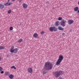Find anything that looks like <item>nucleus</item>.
<instances>
[{
    "label": "nucleus",
    "instance_id": "f257e3e1",
    "mask_svg": "<svg viewBox=\"0 0 79 79\" xmlns=\"http://www.w3.org/2000/svg\"><path fill=\"white\" fill-rule=\"evenodd\" d=\"M54 65L53 63H51L49 62H47L45 63L44 64V68L43 69V74H46L47 72L45 69L47 70V71H49L52 69L53 66Z\"/></svg>",
    "mask_w": 79,
    "mask_h": 79
},
{
    "label": "nucleus",
    "instance_id": "f03ea898",
    "mask_svg": "<svg viewBox=\"0 0 79 79\" xmlns=\"http://www.w3.org/2000/svg\"><path fill=\"white\" fill-rule=\"evenodd\" d=\"M63 60V56L60 55L59 56V58L57 59V62L56 63V64L57 66H60V63L62 61V60Z\"/></svg>",
    "mask_w": 79,
    "mask_h": 79
},
{
    "label": "nucleus",
    "instance_id": "7ed1b4c3",
    "mask_svg": "<svg viewBox=\"0 0 79 79\" xmlns=\"http://www.w3.org/2000/svg\"><path fill=\"white\" fill-rule=\"evenodd\" d=\"M53 74L56 76V78L60 76V75L62 74V71L54 72H53Z\"/></svg>",
    "mask_w": 79,
    "mask_h": 79
},
{
    "label": "nucleus",
    "instance_id": "20e7f679",
    "mask_svg": "<svg viewBox=\"0 0 79 79\" xmlns=\"http://www.w3.org/2000/svg\"><path fill=\"white\" fill-rule=\"evenodd\" d=\"M67 23V21L64 20H62L60 22V25L62 27H64L66 26V24Z\"/></svg>",
    "mask_w": 79,
    "mask_h": 79
},
{
    "label": "nucleus",
    "instance_id": "39448f33",
    "mask_svg": "<svg viewBox=\"0 0 79 79\" xmlns=\"http://www.w3.org/2000/svg\"><path fill=\"white\" fill-rule=\"evenodd\" d=\"M18 48H16L10 51V52L11 53H14V54H16V53H18Z\"/></svg>",
    "mask_w": 79,
    "mask_h": 79
},
{
    "label": "nucleus",
    "instance_id": "423d86ee",
    "mask_svg": "<svg viewBox=\"0 0 79 79\" xmlns=\"http://www.w3.org/2000/svg\"><path fill=\"white\" fill-rule=\"evenodd\" d=\"M27 71L28 73H31V74L33 73V70H32V69L30 67L28 68Z\"/></svg>",
    "mask_w": 79,
    "mask_h": 79
},
{
    "label": "nucleus",
    "instance_id": "0eeeda50",
    "mask_svg": "<svg viewBox=\"0 0 79 79\" xmlns=\"http://www.w3.org/2000/svg\"><path fill=\"white\" fill-rule=\"evenodd\" d=\"M27 5L25 3H24L23 4V9H26L27 8Z\"/></svg>",
    "mask_w": 79,
    "mask_h": 79
},
{
    "label": "nucleus",
    "instance_id": "6e6552de",
    "mask_svg": "<svg viewBox=\"0 0 79 79\" xmlns=\"http://www.w3.org/2000/svg\"><path fill=\"white\" fill-rule=\"evenodd\" d=\"M12 4V3L11 2H6L4 3V5L5 6H10Z\"/></svg>",
    "mask_w": 79,
    "mask_h": 79
},
{
    "label": "nucleus",
    "instance_id": "1a4fd4ad",
    "mask_svg": "<svg viewBox=\"0 0 79 79\" xmlns=\"http://www.w3.org/2000/svg\"><path fill=\"white\" fill-rule=\"evenodd\" d=\"M4 8H5V6L2 3H0V9H3Z\"/></svg>",
    "mask_w": 79,
    "mask_h": 79
},
{
    "label": "nucleus",
    "instance_id": "9d476101",
    "mask_svg": "<svg viewBox=\"0 0 79 79\" xmlns=\"http://www.w3.org/2000/svg\"><path fill=\"white\" fill-rule=\"evenodd\" d=\"M68 23L69 24H72L74 23V21L72 20H68Z\"/></svg>",
    "mask_w": 79,
    "mask_h": 79
},
{
    "label": "nucleus",
    "instance_id": "9b49d317",
    "mask_svg": "<svg viewBox=\"0 0 79 79\" xmlns=\"http://www.w3.org/2000/svg\"><path fill=\"white\" fill-rule=\"evenodd\" d=\"M58 29L60 31H63V30H64V28L60 26H59L58 27Z\"/></svg>",
    "mask_w": 79,
    "mask_h": 79
},
{
    "label": "nucleus",
    "instance_id": "f8f14e48",
    "mask_svg": "<svg viewBox=\"0 0 79 79\" xmlns=\"http://www.w3.org/2000/svg\"><path fill=\"white\" fill-rule=\"evenodd\" d=\"M38 36H39V35L37 33H35L33 35V37L35 38H37Z\"/></svg>",
    "mask_w": 79,
    "mask_h": 79
},
{
    "label": "nucleus",
    "instance_id": "ddd939ff",
    "mask_svg": "<svg viewBox=\"0 0 79 79\" xmlns=\"http://www.w3.org/2000/svg\"><path fill=\"white\" fill-rule=\"evenodd\" d=\"M79 10V7H76L74 8V11H78Z\"/></svg>",
    "mask_w": 79,
    "mask_h": 79
},
{
    "label": "nucleus",
    "instance_id": "4468645a",
    "mask_svg": "<svg viewBox=\"0 0 79 79\" xmlns=\"http://www.w3.org/2000/svg\"><path fill=\"white\" fill-rule=\"evenodd\" d=\"M55 26H59L60 25V22L59 21H57L56 22L55 24Z\"/></svg>",
    "mask_w": 79,
    "mask_h": 79
},
{
    "label": "nucleus",
    "instance_id": "2eb2a0df",
    "mask_svg": "<svg viewBox=\"0 0 79 79\" xmlns=\"http://www.w3.org/2000/svg\"><path fill=\"white\" fill-rule=\"evenodd\" d=\"M9 78L10 79H13L14 78V75L13 74H10L9 76Z\"/></svg>",
    "mask_w": 79,
    "mask_h": 79
},
{
    "label": "nucleus",
    "instance_id": "dca6fc26",
    "mask_svg": "<svg viewBox=\"0 0 79 79\" xmlns=\"http://www.w3.org/2000/svg\"><path fill=\"white\" fill-rule=\"evenodd\" d=\"M57 30L58 29L55 27H53V31H57Z\"/></svg>",
    "mask_w": 79,
    "mask_h": 79
},
{
    "label": "nucleus",
    "instance_id": "f3484780",
    "mask_svg": "<svg viewBox=\"0 0 79 79\" xmlns=\"http://www.w3.org/2000/svg\"><path fill=\"white\" fill-rule=\"evenodd\" d=\"M49 30L51 32H52L53 31V27H51L49 28Z\"/></svg>",
    "mask_w": 79,
    "mask_h": 79
},
{
    "label": "nucleus",
    "instance_id": "a211bd4d",
    "mask_svg": "<svg viewBox=\"0 0 79 79\" xmlns=\"http://www.w3.org/2000/svg\"><path fill=\"white\" fill-rule=\"evenodd\" d=\"M5 48L4 46H0V50H3V49H4Z\"/></svg>",
    "mask_w": 79,
    "mask_h": 79
},
{
    "label": "nucleus",
    "instance_id": "6ab92c4d",
    "mask_svg": "<svg viewBox=\"0 0 79 79\" xmlns=\"http://www.w3.org/2000/svg\"><path fill=\"white\" fill-rule=\"evenodd\" d=\"M14 48H15V47H14V46H12L11 48H10V51H11L13 50H14Z\"/></svg>",
    "mask_w": 79,
    "mask_h": 79
},
{
    "label": "nucleus",
    "instance_id": "aec40b11",
    "mask_svg": "<svg viewBox=\"0 0 79 79\" xmlns=\"http://www.w3.org/2000/svg\"><path fill=\"white\" fill-rule=\"evenodd\" d=\"M11 69H13V68H14V69H16V68L13 65L11 67Z\"/></svg>",
    "mask_w": 79,
    "mask_h": 79
},
{
    "label": "nucleus",
    "instance_id": "412c9836",
    "mask_svg": "<svg viewBox=\"0 0 79 79\" xmlns=\"http://www.w3.org/2000/svg\"><path fill=\"white\" fill-rule=\"evenodd\" d=\"M62 19H63L61 17H59L58 18V20H59V21H62V20H63Z\"/></svg>",
    "mask_w": 79,
    "mask_h": 79
},
{
    "label": "nucleus",
    "instance_id": "4be33fe9",
    "mask_svg": "<svg viewBox=\"0 0 79 79\" xmlns=\"http://www.w3.org/2000/svg\"><path fill=\"white\" fill-rule=\"evenodd\" d=\"M45 33V32H44V31H42L40 33V34L43 35V34H44V33Z\"/></svg>",
    "mask_w": 79,
    "mask_h": 79
},
{
    "label": "nucleus",
    "instance_id": "5701e85b",
    "mask_svg": "<svg viewBox=\"0 0 79 79\" xmlns=\"http://www.w3.org/2000/svg\"><path fill=\"white\" fill-rule=\"evenodd\" d=\"M22 39H20L18 41V43H21L22 42Z\"/></svg>",
    "mask_w": 79,
    "mask_h": 79
},
{
    "label": "nucleus",
    "instance_id": "b1692460",
    "mask_svg": "<svg viewBox=\"0 0 79 79\" xmlns=\"http://www.w3.org/2000/svg\"><path fill=\"white\" fill-rule=\"evenodd\" d=\"M5 74L6 76H8L9 75V73L8 72H6Z\"/></svg>",
    "mask_w": 79,
    "mask_h": 79
},
{
    "label": "nucleus",
    "instance_id": "393cba45",
    "mask_svg": "<svg viewBox=\"0 0 79 79\" xmlns=\"http://www.w3.org/2000/svg\"><path fill=\"white\" fill-rule=\"evenodd\" d=\"M11 13V10H9L8 11V14H10V13Z\"/></svg>",
    "mask_w": 79,
    "mask_h": 79
},
{
    "label": "nucleus",
    "instance_id": "a878e982",
    "mask_svg": "<svg viewBox=\"0 0 79 79\" xmlns=\"http://www.w3.org/2000/svg\"><path fill=\"white\" fill-rule=\"evenodd\" d=\"M9 29L10 31H13V27H10Z\"/></svg>",
    "mask_w": 79,
    "mask_h": 79
},
{
    "label": "nucleus",
    "instance_id": "bb28decb",
    "mask_svg": "<svg viewBox=\"0 0 79 79\" xmlns=\"http://www.w3.org/2000/svg\"><path fill=\"white\" fill-rule=\"evenodd\" d=\"M3 69V68L2 67H0V71H2Z\"/></svg>",
    "mask_w": 79,
    "mask_h": 79
},
{
    "label": "nucleus",
    "instance_id": "cd10ccee",
    "mask_svg": "<svg viewBox=\"0 0 79 79\" xmlns=\"http://www.w3.org/2000/svg\"><path fill=\"white\" fill-rule=\"evenodd\" d=\"M0 73L1 74H3V73H4V71H1V72H0Z\"/></svg>",
    "mask_w": 79,
    "mask_h": 79
},
{
    "label": "nucleus",
    "instance_id": "c85d7f7f",
    "mask_svg": "<svg viewBox=\"0 0 79 79\" xmlns=\"http://www.w3.org/2000/svg\"><path fill=\"white\" fill-rule=\"evenodd\" d=\"M77 14L79 15V10L77 11Z\"/></svg>",
    "mask_w": 79,
    "mask_h": 79
},
{
    "label": "nucleus",
    "instance_id": "c756f323",
    "mask_svg": "<svg viewBox=\"0 0 79 79\" xmlns=\"http://www.w3.org/2000/svg\"><path fill=\"white\" fill-rule=\"evenodd\" d=\"M62 35H65V34L64 33H63L62 34Z\"/></svg>",
    "mask_w": 79,
    "mask_h": 79
},
{
    "label": "nucleus",
    "instance_id": "7c9ffc66",
    "mask_svg": "<svg viewBox=\"0 0 79 79\" xmlns=\"http://www.w3.org/2000/svg\"><path fill=\"white\" fill-rule=\"evenodd\" d=\"M2 60V57L0 56V61H1Z\"/></svg>",
    "mask_w": 79,
    "mask_h": 79
},
{
    "label": "nucleus",
    "instance_id": "2f4dec72",
    "mask_svg": "<svg viewBox=\"0 0 79 79\" xmlns=\"http://www.w3.org/2000/svg\"><path fill=\"white\" fill-rule=\"evenodd\" d=\"M19 3H21V2H22V0H19Z\"/></svg>",
    "mask_w": 79,
    "mask_h": 79
},
{
    "label": "nucleus",
    "instance_id": "473e14b6",
    "mask_svg": "<svg viewBox=\"0 0 79 79\" xmlns=\"http://www.w3.org/2000/svg\"><path fill=\"white\" fill-rule=\"evenodd\" d=\"M46 3H47V5H48V4H49V2H46Z\"/></svg>",
    "mask_w": 79,
    "mask_h": 79
},
{
    "label": "nucleus",
    "instance_id": "72a5a7b5",
    "mask_svg": "<svg viewBox=\"0 0 79 79\" xmlns=\"http://www.w3.org/2000/svg\"><path fill=\"white\" fill-rule=\"evenodd\" d=\"M9 2H10V0H8L7 2L9 3Z\"/></svg>",
    "mask_w": 79,
    "mask_h": 79
},
{
    "label": "nucleus",
    "instance_id": "f704fd0d",
    "mask_svg": "<svg viewBox=\"0 0 79 79\" xmlns=\"http://www.w3.org/2000/svg\"><path fill=\"white\" fill-rule=\"evenodd\" d=\"M78 4L79 5V1L78 2Z\"/></svg>",
    "mask_w": 79,
    "mask_h": 79
},
{
    "label": "nucleus",
    "instance_id": "c9c22d12",
    "mask_svg": "<svg viewBox=\"0 0 79 79\" xmlns=\"http://www.w3.org/2000/svg\"><path fill=\"white\" fill-rule=\"evenodd\" d=\"M12 1L13 2L14 1H15V0H12Z\"/></svg>",
    "mask_w": 79,
    "mask_h": 79
},
{
    "label": "nucleus",
    "instance_id": "e433bc0d",
    "mask_svg": "<svg viewBox=\"0 0 79 79\" xmlns=\"http://www.w3.org/2000/svg\"><path fill=\"white\" fill-rule=\"evenodd\" d=\"M6 57H8V55H7L6 56Z\"/></svg>",
    "mask_w": 79,
    "mask_h": 79
}]
</instances>
